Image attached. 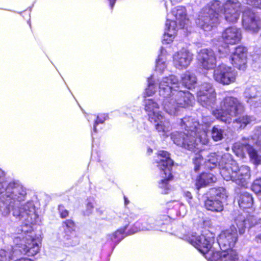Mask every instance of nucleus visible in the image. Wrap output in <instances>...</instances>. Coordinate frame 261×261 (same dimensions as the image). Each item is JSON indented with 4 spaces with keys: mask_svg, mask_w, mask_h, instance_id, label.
Here are the masks:
<instances>
[{
    "mask_svg": "<svg viewBox=\"0 0 261 261\" xmlns=\"http://www.w3.org/2000/svg\"><path fill=\"white\" fill-rule=\"evenodd\" d=\"M144 109L148 115L149 120L154 125L158 132H163V116L159 111L158 102L152 99H146L144 101Z\"/></svg>",
    "mask_w": 261,
    "mask_h": 261,
    "instance_id": "ddd939ff",
    "label": "nucleus"
},
{
    "mask_svg": "<svg viewBox=\"0 0 261 261\" xmlns=\"http://www.w3.org/2000/svg\"><path fill=\"white\" fill-rule=\"evenodd\" d=\"M124 204L125 206H126L129 203V201L128 198L125 196H124Z\"/></svg>",
    "mask_w": 261,
    "mask_h": 261,
    "instance_id": "49530a36",
    "label": "nucleus"
},
{
    "mask_svg": "<svg viewBox=\"0 0 261 261\" xmlns=\"http://www.w3.org/2000/svg\"><path fill=\"white\" fill-rule=\"evenodd\" d=\"M181 125L184 126L186 132H175L172 134L171 139L174 143L189 150L198 148V142L206 144L208 139L203 126L191 117H185Z\"/></svg>",
    "mask_w": 261,
    "mask_h": 261,
    "instance_id": "20e7f679",
    "label": "nucleus"
},
{
    "mask_svg": "<svg viewBox=\"0 0 261 261\" xmlns=\"http://www.w3.org/2000/svg\"><path fill=\"white\" fill-rule=\"evenodd\" d=\"M241 7L237 0H227L222 6L219 1H213L199 12L196 23L206 31H211L219 22V12L223 13L226 21L235 23L240 17Z\"/></svg>",
    "mask_w": 261,
    "mask_h": 261,
    "instance_id": "7ed1b4c3",
    "label": "nucleus"
},
{
    "mask_svg": "<svg viewBox=\"0 0 261 261\" xmlns=\"http://www.w3.org/2000/svg\"><path fill=\"white\" fill-rule=\"evenodd\" d=\"M238 240V234L237 228L234 225H232L229 228L221 232L218 238V243L221 250V251H217L214 254V258H221L222 253L225 252L229 254L231 251L237 252L231 248L234 246Z\"/></svg>",
    "mask_w": 261,
    "mask_h": 261,
    "instance_id": "9b49d317",
    "label": "nucleus"
},
{
    "mask_svg": "<svg viewBox=\"0 0 261 261\" xmlns=\"http://www.w3.org/2000/svg\"><path fill=\"white\" fill-rule=\"evenodd\" d=\"M219 163L220 167V174L223 178L227 180H232L238 186L246 188L250 180V168L245 165L239 167L236 163L231 161V163H226L223 166V160Z\"/></svg>",
    "mask_w": 261,
    "mask_h": 261,
    "instance_id": "423d86ee",
    "label": "nucleus"
},
{
    "mask_svg": "<svg viewBox=\"0 0 261 261\" xmlns=\"http://www.w3.org/2000/svg\"><path fill=\"white\" fill-rule=\"evenodd\" d=\"M255 144L257 146H261V127L256 130L253 137L251 138H242L239 142L235 143L232 147L234 153L239 157L245 156L247 152L251 161L254 164H261V155L252 147V144Z\"/></svg>",
    "mask_w": 261,
    "mask_h": 261,
    "instance_id": "0eeeda50",
    "label": "nucleus"
},
{
    "mask_svg": "<svg viewBox=\"0 0 261 261\" xmlns=\"http://www.w3.org/2000/svg\"><path fill=\"white\" fill-rule=\"evenodd\" d=\"M219 52L221 55V58L225 57H226V55L228 54L229 49L227 47L225 48H219Z\"/></svg>",
    "mask_w": 261,
    "mask_h": 261,
    "instance_id": "37998d69",
    "label": "nucleus"
},
{
    "mask_svg": "<svg viewBox=\"0 0 261 261\" xmlns=\"http://www.w3.org/2000/svg\"><path fill=\"white\" fill-rule=\"evenodd\" d=\"M63 229V242L66 247H73L80 243V238L75 231L74 222L69 219L64 221L62 224Z\"/></svg>",
    "mask_w": 261,
    "mask_h": 261,
    "instance_id": "2eb2a0df",
    "label": "nucleus"
},
{
    "mask_svg": "<svg viewBox=\"0 0 261 261\" xmlns=\"http://www.w3.org/2000/svg\"><path fill=\"white\" fill-rule=\"evenodd\" d=\"M159 187L160 188H163V179H161L159 182Z\"/></svg>",
    "mask_w": 261,
    "mask_h": 261,
    "instance_id": "de8ad7c7",
    "label": "nucleus"
},
{
    "mask_svg": "<svg viewBox=\"0 0 261 261\" xmlns=\"http://www.w3.org/2000/svg\"><path fill=\"white\" fill-rule=\"evenodd\" d=\"M236 72L231 67L222 64L214 71V79L217 82L223 85H229L234 82Z\"/></svg>",
    "mask_w": 261,
    "mask_h": 261,
    "instance_id": "dca6fc26",
    "label": "nucleus"
},
{
    "mask_svg": "<svg viewBox=\"0 0 261 261\" xmlns=\"http://www.w3.org/2000/svg\"><path fill=\"white\" fill-rule=\"evenodd\" d=\"M173 63L179 70L186 69L193 60V55L188 50L183 48L173 56Z\"/></svg>",
    "mask_w": 261,
    "mask_h": 261,
    "instance_id": "412c9836",
    "label": "nucleus"
},
{
    "mask_svg": "<svg viewBox=\"0 0 261 261\" xmlns=\"http://www.w3.org/2000/svg\"><path fill=\"white\" fill-rule=\"evenodd\" d=\"M177 77L171 75L164 77V93L167 95L166 106L171 114H174L177 108L191 106L194 102V96L188 91L179 89Z\"/></svg>",
    "mask_w": 261,
    "mask_h": 261,
    "instance_id": "39448f33",
    "label": "nucleus"
},
{
    "mask_svg": "<svg viewBox=\"0 0 261 261\" xmlns=\"http://www.w3.org/2000/svg\"><path fill=\"white\" fill-rule=\"evenodd\" d=\"M247 222L249 223L250 226L259 224L258 219L254 216H250L248 220H246L244 216L241 215L235 219V223L239 229L240 234L242 235L244 233Z\"/></svg>",
    "mask_w": 261,
    "mask_h": 261,
    "instance_id": "393cba45",
    "label": "nucleus"
},
{
    "mask_svg": "<svg viewBox=\"0 0 261 261\" xmlns=\"http://www.w3.org/2000/svg\"><path fill=\"white\" fill-rule=\"evenodd\" d=\"M135 215L130 213L129 215H123L122 219L125 222L124 226L118 229L114 232L108 234L106 236L107 241L110 243L114 247L116 246L127 235L126 229L129 223L134 220Z\"/></svg>",
    "mask_w": 261,
    "mask_h": 261,
    "instance_id": "a211bd4d",
    "label": "nucleus"
},
{
    "mask_svg": "<svg viewBox=\"0 0 261 261\" xmlns=\"http://www.w3.org/2000/svg\"><path fill=\"white\" fill-rule=\"evenodd\" d=\"M252 121V118L246 115L240 117L238 119H234L233 122L236 124L235 127L239 128H244L246 126Z\"/></svg>",
    "mask_w": 261,
    "mask_h": 261,
    "instance_id": "c756f323",
    "label": "nucleus"
},
{
    "mask_svg": "<svg viewBox=\"0 0 261 261\" xmlns=\"http://www.w3.org/2000/svg\"><path fill=\"white\" fill-rule=\"evenodd\" d=\"M164 184L166 181H170L173 179V175L172 168L174 162L170 157V154L164 151Z\"/></svg>",
    "mask_w": 261,
    "mask_h": 261,
    "instance_id": "a878e982",
    "label": "nucleus"
},
{
    "mask_svg": "<svg viewBox=\"0 0 261 261\" xmlns=\"http://www.w3.org/2000/svg\"><path fill=\"white\" fill-rule=\"evenodd\" d=\"M163 47L161 46L160 53L155 60V71L153 75L148 79V87L145 89V94L151 96L159 92L161 96L162 82L163 80Z\"/></svg>",
    "mask_w": 261,
    "mask_h": 261,
    "instance_id": "9d476101",
    "label": "nucleus"
},
{
    "mask_svg": "<svg viewBox=\"0 0 261 261\" xmlns=\"http://www.w3.org/2000/svg\"><path fill=\"white\" fill-rule=\"evenodd\" d=\"M191 244L203 253L205 258L211 261H216L218 258H214L216 251L212 247L214 243V237L210 232H206L197 237L193 236L190 239Z\"/></svg>",
    "mask_w": 261,
    "mask_h": 261,
    "instance_id": "f8f14e48",
    "label": "nucleus"
},
{
    "mask_svg": "<svg viewBox=\"0 0 261 261\" xmlns=\"http://www.w3.org/2000/svg\"><path fill=\"white\" fill-rule=\"evenodd\" d=\"M109 4V6L111 8V9H113L114 7V5L116 3V2L117 1V0H106Z\"/></svg>",
    "mask_w": 261,
    "mask_h": 261,
    "instance_id": "c03bdc74",
    "label": "nucleus"
},
{
    "mask_svg": "<svg viewBox=\"0 0 261 261\" xmlns=\"http://www.w3.org/2000/svg\"><path fill=\"white\" fill-rule=\"evenodd\" d=\"M172 14L175 17L176 21L167 20L164 28V42H172L176 33L177 23L180 28H185L190 23L187 17V10L185 7L178 6L171 11Z\"/></svg>",
    "mask_w": 261,
    "mask_h": 261,
    "instance_id": "6e6552de",
    "label": "nucleus"
},
{
    "mask_svg": "<svg viewBox=\"0 0 261 261\" xmlns=\"http://www.w3.org/2000/svg\"><path fill=\"white\" fill-rule=\"evenodd\" d=\"M212 138L215 141H218L223 138L224 130L219 127L215 126L212 130Z\"/></svg>",
    "mask_w": 261,
    "mask_h": 261,
    "instance_id": "72a5a7b5",
    "label": "nucleus"
},
{
    "mask_svg": "<svg viewBox=\"0 0 261 261\" xmlns=\"http://www.w3.org/2000/svg\"><path fill=\"white\" fill-rule=\"evenodd\" d=\"M153 164L157 167L161 171V173L163 171V151L159 150L158 153L154 156Z\"/></svg>",
    "mask_w": 261,
    "mask_h": 261,
    "instance_id": "473e14b6",
    "label": "nucleus"
},
{
    "mask_svg": "<svg viewBox=\"0 0 261 261\" xmlns=\"http://www.w3.org/2000/svg\"><path fill=\"white\" fill-rule=\"evenodd\" d=\"M94 202L90 200H88V201L86 204V208L84 211V215L85 216H89L91 215L94 210Z\"/></svg>",
    "mask_w": 261,
    "mask_h": 261,
    "instance_id": "58836bf2",
    "label": "nucleus"
},
{
    "mask_svg": "<svg viewBox=\"0 0 261 261\" xmlns=\"http://www.w3.org/2000/svg\"><path fill=\"white\" fill-rule=\"evenodd\" d=\"M210 197L205 201V207L209 211L220 212L223 210V200L227 197L225 189L222 187L210 190Z\"/></svg>",
    "mask_w": 261,
    "mask_h": 261,
    "instance_id": "4468645a",
    "label": "nucleus"
},
{
    "mask_svg": "<svg viewBox=\"0 0 261 261\" xmlns=\"http://www.w3.org/2000/svg\"><path fill=\"white\" fill-rule=\"evenodd\" d=\"M0 168V211L4 217H27L34 212V201L28 200V189L17 179L7 181Z\"/></svg>",
    "mask_w": 261,
    "mask_h": 261,
    "instance_id": "f257e3e1",
    "label": "nucleus"
},
{
    "mask_svg": "<svg viewBox=\"0 0 261 261\" xmlns=\"http://www.w3.org/2000/svg\"><path fill=\"white\" fill-rule=\"evenodd\" d=\"M96 211L100 214H102V211L99 209H96Z\"/></svg>",
    "mask_w": 261,
    "mask_h": 261,
    "instance_id": "8fccbe9b",
    "label": "nucleus"
},
{
    "mask_svg": "<svg viewBox=\"0 0 261 261\" xmlns=\"http://www.w3.org/2000/svg\"><path fill=\"white\" fill-rule=\"evenodd\" d=\"M153 152L152 149L150 147H148L147 150V154L148 155H150Z\"/></svg>",
    "mask_w": 261,
    "mask_h": 261,
    "instance_id": "a18cd8bd",
    "label": "nucleus"
},
{
    "mask_svg": "<svg viewBox=\"0 0 261 261\" xmlns=\"http://www.w3.org/2000/svg\"><path fill=\"white\" fill-rule=\"evenodd\" d=\"M155 221L151 223L150 225L140 226L141 222H136L133 226L132 229L129 231L128 234H133L138 231L144 230H160L162 231L163 222L162 216H158L153 217Z\"/></svg>",
    "mask_w": 261,
    "mask_h": 261,
    "instance_id": "5701e85b",
    "label": "nucleus"
},
{
    "mask_svg": "<svg viewBox=\"0 0 261 261\" xmlns=\"http://www.w3.org/2000/svg\"><path fill=\"white\" fill-rule=\"evenodd\" d=\"M58 211L62 218H65L68 216L69 212L66 210L64 206L62 204L58 206Z\"/></svg>",
    "mask_w": 261,
    "mask_h": 261,
    "instance_id": "a19ab883",
    "label": "nucleus"
},
{
    "mask_svg": "<svg viewBox=\"0 0 261 261\" xmlns=\"http://www.w3.org/2000/svg\"><path fill=\"white\" fill-rule=\"evenodd\" d=\"M222 38L227 44L238 43L242 38L241 30L235 27L228 28L223 32Z\"/></svg>",
    "mask_w": 261,
    "mask_h": 261,
    "instance_id": "b1692460",
    "label": "nucleus"
},
{
    "mask_svg": "<svg viewBox=\"0 0 261 261\" xmlns=\"http://www.w3.org/2000/svg\"><path fill=\"white\" fill-rule=\"evenodd\" d=\"M204 152L201 151L199 153H196L195 156L193 158V163L194 164V170L195 171H197L199 170L201 163L203 162V154Z\"/></svg>",
    "mask_w": 261,
    "mask_h": 261,
    "instance_id": "f704fd0d",
    "label": "nucleus"
},
{
    "mask_svg": "<svg viewBox=\"0 0 261 261\" xmlns=\"http://www.w3.org/2000/svg\"><path fill=\"white\" fill-rule=\"evenodd\" d=\"M203 122L206 125H208L210 124V122H208V121H203Z\"/></svg>",
    "mask_w": 261,
    "mask_h": 261,
    "instance_id": "3c124183",
    "label": "nucleus"
},
{
    "mask_svg": "<svg viewBox=\"0 0 261 261\" xmlns=\"http://www.w3.org/2000/svg\"><path fill=\"white\" fill-rule=\"evenodd\" d=\"M242 22L244 29L252 33L257 32L260 28V20L258 17L250 9L243 12Z\"/></svg>",
    "mask_w": 261,
    "mask_h": 261,
    "instance_id": "6ab92c4d",
    "label": "nucleus"
},
{
    "mask_svg": "<svg viewBox=\"0 0 261 261\" xmlns=\"http://www.w3.org/2000/svg\"><path fill=\"white\" fill-rule=\"evenodd\" d=\"M258 221H259V224L260 225V227H261V218L258 219Z\"/></svg>",
    "mask_w": 261,
    "mask_h": 261,
    "instance_id": "603ef678",
    "label": "nucleus"
},
{
    "mask_svg": "<svg viewBox=\"0 0 261 261\" xmlns=\"http://www.w3.org/2000/svg\"><path fill=\"white\" fill-rule=\"evenodd\" d=\"M251 189L256 194L261 193V178H257L253 181Z\"/></svg>",
    "mask_w": 261,
    "mask_h": 261,
    "instance_id": "4c0bfd02",
    "label": "nucleus"
},
{
    "mask_svg": "<svg viewBox=\"0 0 261 261\" xmlns=\"http://www.w3.org/2000/svg\"><path fill=\"white\" fill-rule=\"evenodd\" d=\"M107 115L106 114H100L97 116L94 115H90L88 117V121L90 120H93L94 123L93 125V132L95 133L97 132V126L99 124H102L106 120Z\"/></svg>",
    "mask_w": 261,
    "mask_h": 261,
    "instance_id": "2f4dec72",
    "label": "nucleus"
},
{
    "mask_svg": "<svg viewBox=\"0 0 261 261\" xmlns=\"http://www.w3.org/2000/svg\"><path fill=\"white\" fill-rule=\"evenodd\" d=\"M232 64L239 69L244 70L246 67L247 50L246 48L239 46L235 49L230 56Z\"/></svg>",
    "mask_w": 261,
    "mask_h": 261,
    "instance_id": "4be33fe9",
    "label": "nucleus"
},
{
    "mask_svg": "<svg viewBox=\"0 0 261 261\" xmlns=\"http://www.w3.org/2000/svg\"><path fill=\"white\" fill-rule=\"evenodd\" d=\"M239 204L243 208L251 207L253 204V198L251 195L247 192L241 194L239 199Z\"/></svg>",
    "mask_w": 261,
    "mask_h": 261,
    "instance_id": "c85d7f7f",
    "label": "nucleus"
},
{
    "mask_svg": "<svg viewBox=\"0 0 261 261\" xmlns=\"http://www.w3.org/2000/svg\"><path fill=\"white\" fill-rule=\"evenodd\" d=\"M246 3L251 6L261 9V0H246Z\"/></svg>",
    "mask_w": 261,
    "mask_h": 261,
    "instance_id": "79ce46f5",
    "label": "nucleus"
},
{
    "mask_svg": "<svg viewBox=\"0 0 261 261\" xmlns=\"http://www.w3.org/2000/svg\"><path fill=\"white\" fill-rule=\"evenodd\" d=\"M251 107L256 108L261 107V92H258L257 96L254 99L247 100Z\"/></svg>",
    "mask_w": 261,
    "mask_h": 261,
    "instance_id": "e433bc0d",
    "label": "nucleus"
},
{
    "mask_svg": "<svg viewBox=\"0 0 261 261\" xmlns=\"http://www.w3.org/2000/svg\"><path fill=\"white\" fill-rule=\"evenodd\" d=\"M198 60L200 66L206 70L213 69L216 64L215 53L211 49H202L199 53Z\"/></svg>",
    "mask_w": 261,
    "mask_h": 261,
    "instance_id": "aec40b11",
    "label": "nucleus"
},
{
    "mask_svg": "<svg viewBox=\"0 0 261 261\" xmlns=\"http://www.w3.org/2000/svg\"><path fill=\"white\" fill-rule=\"evenodd\" d=\"M152 146L154 149H157L158 148V145L155 142H153Z\"/></svg>",
    "mask_w": 261,
    "mask_h": 261,
    "instance_id": "09e8293b",
    "label": "nucleus"
},
{
    "mask_svg": "<svg viewBox=\"0 0 261 261\" xmlns=\"http://www.w3.org/2000/svg\"><path fill=\"white\" fill-rule=\"evenodd\" d=\"M216 94L212 85L207 83L201 85L197 92V100L203 107H211L215 101Z\"/></svg>",
    "mask_w": 261,
    "mask_h": 261,
    "instance_id": "f3484780",
    "label": "nucleus"
},
{
    "mask_svg": "<svg viewBox=\"0 0 261 261\" xmlns=\"http://www.w3.org/2000/svg\"><path fill=\"white\" fill-rule=\"evenodd\" d=\"M217 178L211 173H203L201 174L196 179V186L197 189L205 186L211 183L215 182Z\"/></svg>",
    "mask_w": 261,
    "mask_h": 261,
    "instance_id": "bb28decb",
    "label": "nucleus"
},
{
    "mask_svg": "<svg viewBox=\"0 0 261 261\" xmlns=\"http://www.w3.org/2000/svg\"><path fill=\"white\" fill-rule=\"evenodd\" d=\"M218 163V159L215 153H211L207 156L203 162L205 168L212 169L214 168Z\"/></svg>",
    "mask_w": 261,
    "mask_h": 261,
    "instance_id": "7c9ffc66",
    "label": "nucleus"
},
{
    "mask_svg": "<svg viewBox=\"0 0 261 261\" xmlns=\"http://www.w3.org/2000/svg\"><path fill=\"white\" fill-rule=\"evenodd\" d=\"M221 109L213 111V114L218 119L226 123H230L232 118L243 111V105L237 98L232 96L225 97L221 102Z\"/></svg>",
    "mask_w": 261,
    "mask_h": 261,
    "instance_id": "1a4fd4ad",
    "label": "nucleus"
},
{
    "mask_svg": "<svg viewBox=\"0 0 261 261\" xmlns=\"http://www.w3.org/2000/svg\"><path fill=\"white\" fill-rule=\"evenodd\" d=\"M244 94L245 97L248 98L247 100H250L251 99H254L257 96V92H256V88L254 87H251L246 89Z\"/></svg>",
    "mask_w": 261,
    "mask_h": 261,
    "instance_id": "c9c22d12",
    "label": "nucleus"
},
{
    "mask_svg": "<svg viewBox=\"0 0 261 261\" xmlns=\"http://www.w3.org/2000/svg\"><path fill=\"white\" fill-rule=\"evenodd\" d=\"M14 217L22 221L24 224L18 227L15 233L12 236L15 245L12 247V251L7 252L4 249H0V261L13 260L18 250L28 256H34L40 250V239L32 230V224L36 222V219L38 218L35 202L33 215H28L24 217Z\"/></svg>",
    "mask_w": 261,
    "mask_h": 261,
    "instance_id": "f03ea898",
    "label": "nucleus"
},
{
    "mask_svg": "<svg viewBox=\"0 0 261 261\" xmlns=\"http://www.w3.org/2000/svg\"><path fill=\"white\" fill-rule=\"evenodd\" d=\"M181 81L185 87L190 89L196 83L197 77L193 73L187 71L181 75Z\"/></svg>",
    "mask_w": 261,
    "mask_h": 261,
    "instance_id": "cd10ccee",
    "label": "nucleus"
},
{
    "mask_svg": "<svg viewBox=\"0 0 261 261\" xmlns=\"http://www.w3.org/2000/svg\"><path fill=\"white\" fill-rule=\"evenodd\" d=\"M155 221V219L152 217H149L145 216L142 219L139 220L137 222H141L140 226L143 225H150L151 223Z\"/></svg>",
    "mask_w": 261,
    "mask_h": 261,
    "instance_id": "ea45409f",
    "label": "nucleus"
}]
</instances>
